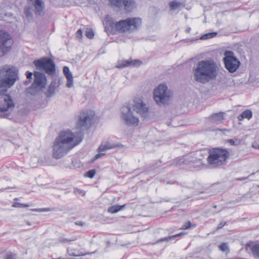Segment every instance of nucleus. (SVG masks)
Listing matches in <instances>:
<instances>
[{"label":"nucleus","mask_w":259,"mask_h":259,"mask_svg":"<svg viewBox=\"0 0 259 259\" xmlns=\"http://www.w3.org/2000/svg\"><path fill=\"white\" fill-rule=\"evenodd\" d=\"M18 70L14 66H4L0 68V116L8 118L15 106L11 96L5 94L18 79Z\"/></svg>","instance_id":"nucleus-1"},{"label":"nucleus","mask_w":259,"mask_h":259,"mask_svg":"<svg viewBox=\"0 0 259 259\" xmlns=\"http://www.w3.org/2000/svg\"><path fill=\"white\" fill-rule=\"evenodd\" d=\"M81 141V137L75 136L70 131L62 132L54 143L53 157L56 159L61 158Z\"/></svg>","instance_id":"nucleus-2"},{"label":"nucleus","mask_w":259,"mask_h":259,"mask_svg":"<svg viewBox=\"0 0 259 259\" xmlns=\"http://www.w3.org/2000/svg\"><path fill=\"white\" fill-rule=\"evenodd\" d=\"M218 70V65L212 59L202 60L198 63L196 70L198 73L196 80L205 83L215 79Z\"/></svg>","instance_id":"nucleus-3"},{"label":"nucleus","mask_w":259,"mask_h":259,"mask_svg":"<svg viewBox=\"0 0 259 259\" xmlns=\"http://www.w3.org/2000/svg\"><path fill=\"white\" fill-rule=\"evenodd\" d=\"M106 25L109 26L111 30L114 29L120 33L133 32L137 30L142 24V20L139 18H128L115 22L110 17H106Z\"/></svg>","instance_id":"nucleus-4"},{"label":"nucleus","mask_w":259,"mask_h":259,"mask_svg":"<svg viewBox=\"0 0 259 259\" xmlns=\"http://www.w3.org/2000/svg\"><path fill=\"white\" fill-rule=\"evenodd\" d=\"M229 156L230 153L227 149L213 148L209 151L207 161L211 167L217 168L226 164Z\"/></svg>","instance_id":"nucleus-5"},{"label":"nucleus","mask_w":259,"mask_h":259,"mask_svg":"<svg viewBox=\"0 0 259 259\" xmlns=\"http://www.w3.org/2000/svg\"><path fill=\"white\" fill-rule=\"evenodd\" d=\"M172 97V93L168 90L166 84H159L154 90V100L156 103L160 106L169 104Z\"/></svg>","instance_id":"nucleus-6"},{"label":"nucleus","mask_w":259,"mask_h":259,"mask_svg":"<svg viewBox=\"0 0 259 259\" xmlns=\"http://www.w3.org/2000/svg\"><path fill=\"white\" fill-rule=\"evenodd\" d=\"M34 80L32 85L27 89V93L32 95H35L38 91L44 89L47 83L46 75L41 72L35 71Z\"/></svg>","instance_id":"nucleus-7"},{"label":"nucleus","mask_w":259,"mask_h":259,"mask_svg":"<svg viewBox=\"0 0 259 259\" xmlns=\"http://www.w3.org/2000/svg\"><path fill=\"white\" fill-rule=\"evenodd\" d=\"M223 62L226 69L230 73L235 72L240 65V62L232 51H227L224 53Z\"/></svg>","instance_id":"nucleus-8"},{"label":"nucleus","mask_w":259,"mask_h":259,"mask_svg":"<svg viewBox=\"0 0 259 259\" xmlns=\"http://www.w3.org/2000/svg\"><path fill=\"white\" fill-rule=\"evenodd\" d=\"M133 111L128 106H123L121 108V118L128 126H137L139 124V117L134 115Z\"/></svg>","instance_id":"nucleus-9"},{"label":"nucleus","mask_w":259,"mask_h":259,"mask_svg":"<svg viewBox=\"0 0 259 259\" xmlns=\"http://www.w3.org/2000/svg\"><path fill=\"white\" fill-rule=\"evenodd\" d=\"M36 68L44 70L48 75H52L55 73V64L53 60L48 58H42L33 61Z\"/></svg>","instance_id":"nucleus-10"},{"label":"nucleus","mask_w":259,"mask_h":259,"mask_svg":"<svg viewBox=\"0 0 259 259\" xmlns=\"http://www.w3.org/2000/svg\"><path fill=\"white\" fill-rule=\"evenodd\" d=\"M36 68L44 70L48 75H52L55 73V64L53 60L48 58H42L33 61Z\"/></svg>","instance_id":"nucleus-11"},{"label":"nucleus","mask_w":259,"mask_h":259,"mask_svg":"<svg viewBox=\"0 0 259 259\" xmlns=\"http://www.w3.org/2000/svg\"><path fill=\"white\" fill-rule=\"evenodd\" d=\"M13 43L12 37L9 33L4 30H0V57L10 50Z\"/></svg>","instance_id":"nucleus-12"},{"label":"nucleus","mask_w":259,"mask_h":259,"mask_svg":"<svg viewBox=\"0 0 259 259\" xmlns=\"http://www.w3.org/2000/svg\"><path fill=\"white\" fill-rule=\"evenodd\" d=\"M92 112L89 111L80 112L76 122V126L79 128L87 129L91 126L92 121Z\"/></svg>","instance_id":"nucleus-13"},{"label":"nucleus","mask_w":259,"mask_h":259,"mask_svg":"<svg viewBox=\"0 0 259 259\" xmlns=\"http://www.w3.org/2000/svg\"><path fill=\"white\" fill-rule=\"evenodd\" d=\"M132 109L144 118L148 116V108L141 100L135 101Z\"/></svg>","instance_id":"nucleus-14"},{"label":"nucleus","mask_w":259,"mask_h":259,"mask_svg":"<svg viewBox=\"0 0 259 259\" xmlns=\"http://www.w3.org/2000/svg\"><path fill=\"white\" fill-rule=\"evenodd\" d=\"M61 84V80L55 78L51 81L45 94L48 98L53 97L57 92L58 89Z\"/></svg>","instance_id":"nucleus-15"},{"label":"nucleus","mask_w":259,"mask_h":259,"mask_svg":"<svg viewBox=\"0 0 259 259\" xmlns=\"http://www.w3.org/2000/svg\"><path fill=\"white\" fill-rule=\"evenodd\" d=\"M34 7L35 15L42 16L45 8L44 0H28Z\"/></svg>","instance_id":"nucleus-16"},{"label":"nucleus","mask_w":259,"mask_h":259,"mask_svg":"<svg viewBox=\"0 0 259 259\" xmlns=\"http://www.w3.org/2000/svg\"><path fill=\"white\" fill-rule=\"evenodd\" d=\"M116 146L109 142L102 143L98 149V154H96L94 157V160H96L101 157L105 154V152L109 149L114 148Z\"/></svg>","instance_id":"nucleus-17"},{"label":"nucleus","mask_w":259,"mask_h":259,"mask_svg":"<svg viewBox=\"0 0 259 259\" xmlns=\"http://www.w3.org/2000/svg\"><path fill=\"white\" fill-rule=\"evenodd\" d=\"M136 8V3L134 0H123L122 4V9L126 12H132Z\"/></svg>","instance_id":"nucleus-18"},{"label":"nucleus","mask_w":259,"mask_h":259,"mask_svg":"<svg viewBox=\"0 0 259 259\" xmlns=\"http://www.w3.org/2000/svg\"><path fill=\"white\" fill-rule=\"evenodd\" d=\"M224 113L220 112L212 114L209 117L210 121L212 123L220 124L225 119Z\"/></svg>","instance_id":"nucleus-19"},{"label":"nucleus","mask_w":259,"mask_h":259,"mask_svg":"<svg viewBox=\"0 0 259 259\" xmlns=\"http://www.w3.org/2000/svg\"><path fill=\"white\" fill-rule=\"evenodd\" d=\"M142 64V62L138 60H123L121 64H119L117 67L119 68H121L125 67H128L130 66H136L140 65Z\"/></svg>","instance_id":"nucleus-20"},{"label":"nucleus","mask_w":259,"mask_h":259,"mask_svg":"<svg viewBox=\"0 0 259 259\" xmlns=\"http://www.w3.org/2000/svg\"><path fill=\"white\" fill-rule=\"evenodd\" d=\"M246 249L251 251L254 257L259 259V244H255L252 245L248 244L246 246Z\"/></svg>","instance_id":"nucleus-21"},{"label":"nucleus","mask_w":259,"mask_h":259,"mask_svg":"<svg viewBox=\"0 0 259 259\" xmlns=\"http://www.w3.org/2000/svg\"><path fill=\"white\" fill-rule=\"evenodd\" d=\"M252 116V113L251 110L246 109L238 117V119L240 121L242 120L244 118L250 119Z\"/></svg>","instance_id":"nucleus-22"},{"label":"nucleus","mask_w":259,"mask_h":259,"mask_svg":"<svg viewBox=\"0 0 259 259\" xmlns=\"http://www.w3.org/2000/svg\"><path fill=\"white\" fill-rule=\"evenodd\" d=\"M125 207V204L122 205H115L109 207L108 209V212L114 213L118 212L119 210H122Z\"/></svg>","instance_id":"nucleus-23"},{"label":"nucleus","mask_w":259,"mask_h":259,"mask_svg":"<svg viewBox=\"0 0 259 259\" xmlns=\"http://www.w3.org/2000/svg\"><path fill=\"white\" fill-rule=\"evenodd\" d=\"M185 234V233L181 232V233H180L179 234H176L174 235L165 237L160 239L158 241V242H163V241H168L171 240L172 239H174L175 238H176L177 237H181V236L184 235Z\"/></svg>","instance_id":"nucleus-24"},{"label":"nucleus","mask_w":259,"mask_h":259,"mask_svg":"<svg viewBox=\"0 0 259 259\" xmlns=\"http://www.w3.org/2000/svg\"><path fill=\"white\" fill-rule=\"evenodd\" d=\"M182 5L183 4L181 2L176 0H174L169 3L170 9L172 11L179 9Z\"/></svg>","instance_id":"nucleus-25"},{"label":"nucleus","mask_w":259,"mask_h":259,"mask_svg":"<svg viewBox=\"0 0 259 259\" xmlns=\"http://www.w3.org/2000/svg\"><path fill=\"white\" fill-rule=\"evenodd\" d=\"M217 35V33L215 32H212L210 33H207L202 35L199 38H197L196 39H202V40H206L208 39H210L215 37Z\"/></svg>","instance_id":"nucleus-26"},{"label":"nucleus","mask_w":259,"mask_h":259,"mask_svg":"<svg viewBox=\"0 0 259 259\" xmlns=\"http://www.w3.org/2000/svg\"><path fill=\"white\" fill-rule=\"evenodd\" d=\"M123 0H109L111 5L118 8L120 10L122 9V4Z\"/></svg>","instance_id":"nucleus-27"},{"label":"nucleus","mask_w":259,"mask_h":259,"mask_svg":"<svg viewBox=\"0 0 259 259\" xmlns=\"http://www.w3.org/2000/svg\"><path fill=\"white\" fill-rule=\"evenodd\" d=\"M68 253L70 256H79L82 255H85L87 253H82L78 250H76L74 249L68 250Z\"/></svg>","instance_id":"nucleus-28"},{"label":"nucleus","mask_w":259,"mask_h":259,"mask_svg":"<svg viewBox=\"0 0 259 259\" xmlns=\"http://www.w3.org/2000/svg\"><path fill=\"white\" fill-rule=\"evenodd\" d=\"M24 13L27 18H32V14L31 12V7L29 6H26L24 9Z\"/></svg>","instance_id":"nucleus-29"},{"label":"nucleus","mask_w":259,"mask_h":259,"mask_svg":"<svg viewBox=\"0 0 259 259\" xmlns=\"http://www.w3.org/2000/svg\"><path fill=\"white\" fill-rule=\"evenodd\" d=\"M241 140L239 139H228L227 140V142L229 143L232 146H237L240 144Z\"/></svg>","instance_id":"nucleus-30"},{"label":"nucleus","mask_w":259,"mask_h":259,"mask_svg":"<svg viewBox=\"0 0 259 259\" xmlns=\"http://www.w3.org/2000/svg\"><path fill=\"white\" fill-rule=\"evenodd\" d=\"M219 249L223 252L229 251V246L227 243H222L219 246Z\"/></svg>","instance_id":"nucleus-31"},{"label":"nucleus","mask_w":259,"mask_h":259,"mask_svg":"<svg viewBox=\"0 0 259 259\" xmlns=\"http://www.w3.org/2000/svg\"><path fill=\"white\" fill-rule=\"evenodd\" d=\"M67 79V83H66V87L68 88H71L72 87L73 84V77L72 76H71V77H66Z\"/></svg>","instance_id":"nucleus-32"},{"label":"nucleus","mask_w":259,"mask_h":259,"mask_svg":"<svg viewBox=\"0 0 259 259\" xmlns=\"http://www.w3.org/2000/svg\"><path fill=\"white\" fill-rule=\"evenodd\" d=\"M63 71L66 77L67 76L70 77L71 76H72V73L70 72L69 68L67 66L64 67Z\"/></svg>","instance_id":"nucleus-33"},{"label":"nucleus","mask_w":259,"mask_h":259,"mask_svg":"<svg viewBox=\"0 0 259 259\" xmlns=\"http://www.w3.org/2000/svg\"><path fill=\"white\" fill-rule=\"evenodd\" d=\"M96 174V170L95 169H91L88 171L85 176L90 178H93Z\"/></svg>","instance_id":"nucleus-34"},{"label":"nucleus","mask_w":259,"mask_h":259,"mask_svg":"<svg viewBox=\"0 0 259 259\" xmlns=\"http://www.w3.org/2000/svg\"><path fill=\"white\" fill-rule=\"evenodd\" d=\"M85 35L88 38L92 39L94 36V33L92 29H89L85 31Z\"/></svg>","instance_id":"nucleus-35"},{"label":"nucleus","mask_w":259,"mask_h":259,"mask_svg":"<svg viewBox=\"0 0 259 259\" xmlns=\"http://www.w3.org/2000/svg\"><path fill=\"white\" fill-rule=\"evenodd\" d=\"M12 206L14 207H27L29 206V205L20 203H18V202H15L12 205Z\"/></svg>","instance_id":"nucleus-36"},{"label":"nucleus","mask_w":259,"mask_h":259,"mask_svg":"<svg viewBox=\"0 0 259 259\" xmlns=\"http://www.w3.org/2000/svg\"><path fill=\"white\" fill-rule=\"evenodd\" d=\"M32 211L36 212H47L51 210L50 208H35L32 209Z\"/></svg>","instance_id":"nucleus-37"},{"label":"nucleus","mask_w":259,"mask_h":259,"mask_svg":"<svg viewBox=\"0 0 259 259\" xmlns=\"http://www.w3.org/2000/svg\"><path fill=\"white\" fill-rule=\"evenodd\" d=\"M5 259H16V254L11 252L9 253L6 255Z\"/></svg>","instance_id":"nucleus-38"},{"label":"nucleus","mask_w":259,"mask_h":259,"mask_svg":"<svg viewBox=\"0 0 259 259\" xmlns=\"http://www.w3.org/2000/svg\"><path fill=\"white\" fill-rule=\"evenodd\" d=\"M191 226V223L190 221L186 222L183 226L180 228L181 230H185L189 229Z\"/></svg>","instance_id":"nucleus-39"},{"label":"nucleus","mask_w":259,"mask_h":259,"mask_svg":"<svg viewBox=\"0 0 259 259\" xmlns=\"http://www.w3.org/2000/svg\"><path fill=\"white\" fill-rule=\"evenodd\" d=\"M74 193L76 195H80L82 196H84L85 195L84 192L78 189H75L74 190Z\"/></svg>","instance_id":"nucleus-40"},{"label":"nucleus","mask_w":259,"mask_h":259,"mask_svg":"<svg viewBox=\"0 0 259 259\" xmlns=\"http://www.w3.org/2000/svg\"><path fill=\"white\" fill-rule=\"evenodd\" d=\"M76 36L79 39L82 38V31L80 29H78L76 33Z\"/></svg>","instance_id":"nucleus-41"},{"label":"nucleus","mask_w":259,"mask_h":259,"mask_svg":"<svg viewBox=\"0 0 259 259\" xmlns=\"http://www.w3.org/2000/svg\"><path fill=\"white\" fill-rule=\"evenodd\" d=\"M226 222L221 221L217 227V230L220 229L222 228H223L226 225Z\"/></svg>","instance_id":"nucleus-42"},{"label":"nucleus","mask_w":259,"mask_h":259,"mask_svg":"<svg viewBox=\"0 0 259 259\" xmlns=\"http://www.w3.org/2000/svg\"><path fill=\"white\" fill-rule=\"evenodd\" d=\"M75 240H76V239H66V238H64V239H62L61 240V242H63V243L69 242L73 241H74Z\"/></svg>","instance_id":"nucleus-43"},{"label":"nucleus","mask_w":259,"mask_h":259,"mask_svg":"<svg viewBox=\"0 0 259 259\" xmlns=\"http://www.w3.org/2000/svg\"><path fill=\"white\" fill-rule=\"evenodd\" d=\"M32 73L31 72H29V71H27L26 72V77H27V78L28 79H32Z\"/></svg>","instance_id":"nucleus-44"},{"label":"nucleus","mask_w":259,"mask_h":259,"mask_svg":"<svg viewBox=\"0 0 259 259\" xmlns=\"http://www.w3.org/2000/svg\"><path fill=\"white\" fill-rule=\"evenodd\" d=\"M75 224L77 226H83L85 225V223L82 221H76L75 222Z\"/></svg>","instance_id":"nucleus-45"},{"label":"nucleus","mask_w":259,"mask_h":259,"mask_svg":"<svg viewBox=\"0 0 259 259\" xmlns=\"http://www.w3.org/2000/svg\"><path fill=\"white\" fill-rule=\"evenodd\" d=\"M247 178H239V179H238L237 180H239V181H243V180H245L246 179H247Z\"/></svg>","instance_id":"nucleus-46"},{"label":"nucleus","mask_w":259,"mask_h":259,"mask_svg":"<svg viewBox=\"0 0 259 259\" xmlns=\"http://www.w3.org/2000/svg\"><path fill=\"white\" fill-rule=\"evenodd\" d=\"M218 130L220 131H229V130H227L226 128L222 129V130L219 129Z\"/></svg>","instance_id":"nucleus-47"},{"label":"nucleus","mask_w":259,"mask_h":259,"mask_svg":"<svg viewBox=\"0 0 259 259\" xmlns=\"http://www.w3.org/2000/svg\"><path fill=\"white\" fill-rule=\"evenodd\" d=\"M26 224H27V225H28V226H30V225H31V223H30V222H27Z\"/></svg>","instance_id":"nucleus-48"},{"label":"nucleus","mask_w":259,"mask_h":259,"mask_svg":"<svg viewBox=\"0 0 259 259\" xmlns=\"http://www.w3.org/2000/svg\"><path fill=\"white\" fill-rule=\"evenodd\" d=\"M190 30H191V28H188V29H187V32H188V33H189V31H190Z\"/></svg>","instance_id":"nucleus-49"},{"label":"nucleus","mask_w":259,"mask_h":259,"mask_svg":"<svg viewBox=\"0 0 259 259\" xmlns=\"http://www.w3.org/2000/svg\"><path fill=\"white\" fill-rule=\"evenodd\" d=\"M14 200H18V198H15Z\"/></svg>","instance_id":"nucleus-50"},{"label":"nucleus","mask_w":259,"mask_h":259,"mask_svg":"<svg viewBox=\"0 0 259 259\" xmlns=\"http://www.w3.org/2000/svg\"><path fill=\"white\" fill-rule=\"evenodd\" d=\"M193 71H194V66L193 67Z\"/></svg>","instance_id":"nucleus-51"},{"label":"nucleus","mask_w":259,"mask_h":259,"mask_svg":"<svg viewBox=\"0 0 259 259\" xmlns=\"http://www.w3.org/2000/svg\"><path fill=\"white\" fill-rule=\"evenodd\" d=\"M254 173H252L250 176L254 175Z\"/></svg>","instance_id":"nucleus-52"},{"label":"nucleus","mask_w":259,"mask_h":259,"mask_svg":"<svg viewBox=\"0 0 259 259\" xmlns=\"http://www.w3.org/2000/svg\"><path fill=\"white\" fill-rule=\"evenodd\" d=\"M190 41L192 42L193 41V40H191Z\"/></svg>","instance_id":"nucleus-53"},{"label":"nucleus","mask_w":259,"mask_h":259,"mask_svg":"<svg viewBox=\"0 0 259 259\" xmlns=\"http://www.w3.org/2000/svg\"><path fill=\"white\" fill-rule=\"evenodd\" d=\"M258 187H259V186H258Z\"/></svg>","instance_id":"nucleus-54"}]
</instances>
